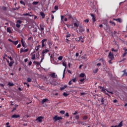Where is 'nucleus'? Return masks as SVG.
<instances>
[{
  "label": "nucleus",
  "mask_w": 127,
  "mask_h": 127,
  "mask_svg": "<svg viewBox=\"0 0 127 127\" xmlns=\"http://www.w3.org/2000/svg\"><path fill=\"white\" fill-rule=\"evenodd\" d=\"M54 57V54H52L50 56V58H51V61L53 59V58Z\"/></svg>",
  "instance_id": "nucleus-41"
},
{
  "label": "nucleus",
  "mask_w": 127,
  "mask_h": 127,
  "mask_svg": "<svg viewBox=\"0 0 127 127\" xmlns=\"http://www.w3.org/2000/svg\"><path fill=\"white\" fill-rule=\"evenodd\" d=\"M110 23H111V24H112V25H113V26H115V25H116V23L112 21H110Z\"/></svg>",
  "instance_id": "nucleus-36"
},
{
  "label": "nucleus",
  "mask_w": 127,
  "mask_h": 127,
  "mask_svg": "<svg viewBox=\"0 0 127 127\" xmlns=\"http://www.w3.org/2000/svg\"><path fill=\"white\" fill-rule=\"evenodd\" d=\"M66 15H67V16H68V19L74 20V18H73V17L72 16V15H71V14H66Z\"/></svg>",
  "instance_id": "nucleus-16"
},
{
  "label": "nucleus",
  "mask_w": 127,
  "mask_h": 127,
  "mask_svg": "<svg viewBox=\"0 0 127 127\" xmlns=\"http://www.w3.org/2000/svg\"><path fill=\"white\" fill-rule=\"evenodd\" d=\"M33 63H34V64H36L37 65V66H39L40 65V64H41V63H42V62H41V61H40V62H37L36 61H34Z\"/></svg>",
  "instance_id": "nucleus-17"
},
{
  "label": "nucleus",
  "mask_w": 127,
  "mask_h": 127,
  "mask_svg": "<svg viewBox=\"0 0 127 127\" xmlns=\"http://www.w3.org/2000/svg\"><path fill=\"white\" fill-rule=\"evenodd\" d=\"M24 85H27V87H28V88H29V84H28L27 83L24 82Z\"/></svg>",
  "instance_id": "nucleus-52"
},
{
  "label": "nucleus",
  "mask_w": 127,
  "mask_h": 127,
  "mask_svg": "<svg viewBox=\"0 0 127 127\" xmlns=\"http://www.w3.org/2000/svg\"><path fill=\"white\" fill-rule=\"evenodd\" d=\"M117 127H123V121H121L120 124L117 126Z\"/></svg>",
  "instance_id": "nucleus-29"
},
{
  "label": "nucleus",
  "mask_w": 127,
  "mask_h": 127,
  "mask_svg": "<svg viewBox=\"0 0 127 127\" xmlns=\"http://www.w3.org/2000/svg\"><path fill=\"white\" fill-rule=\"evenodd\" d=\"M112 61H113V60H109V61H108L109 64H113V63L112 62Z\"/></svg>",
  "instance_id": "nucleus-59"
},
{
  "label": "nucleus",
  "mask_w": 127,
  "mask_h": 127,
  "mask_svg": "<svg viewBox=\"0 0 127 127\" xmlns=\"http://www.w3.org/2000/svg\"><path fill=\"white\" fill-rule=\"evenodd\" d=\"M53 120L55 122H57V121H60V120H63V118L62 117H58L56 115L53 118Z\"/></svg>",
  "instance_id": "nucleus-4"
},
{
  "label": "nucleus",
  "mask_w": 127,
  "mask_h": 127,
  "mask_svg": "<svg viewBox=\"0 0 127 127\" xmlns=\"http://www.w3.org/2000/svg\"><path fill=\"white\" fill-rule=\"evenodd\" d=\"M18 40H17L16 41H13L12 43V44H14V45H17V44H18Z\"/></svg>",
  "instance_id": "nucleus-23"
},
{
  "label": "nucleus",
  "mask_w": 127,
  "mask_h": 127,
  "mask_svg": "<svg viewBox=\"0 0 127 127\" xmlns=\"http://www.w3.org/2000/svg\"><path fill=\"white\" fill-rule=\"evenodd\" d=\"M65 116L67 117H69V113H66L65 114Z\"/></svg>",
  "instance_id": "nucleus-61"
},
{
  "label": "nucleus",
  "mask_w": 127,
  "mask_h": 127,
  "mask_svg": "<svg viewBox=\"0 0 127 127\" xmlns=\"http://www.w3.org/2000/svg\"><path fill=\"white\" fill-rule=\"evenodd\" d=\"M16 27H17L18 28H19V27H20V24L17 23L16 25Z\"/></svg>",
  "instance_id": "nucleus-50"
},
{
  "label": "nucleus",
  "mask_w": 127,
  "mask_h": 127,
  "mask_svg": "<svg viewBox=\"0 0 127 127\" xmlns=\"http://www.w3.org/2000/svg\"><path fill=\"white\" fill-rule=\"evenodd\" d=\"M104 30H106L107 32H110L111 31V28L110 25L108 24H105V27H104Z\"/></svg>",
  "instance_id": "nucleus-5"
},
{
  "label": "nucleus",
  "mask_w": 127,
  "mask_h": 127,
  "mask_svg": "<svg viewBox=\"0 0 127 127\" xmlns=\"http://www.w3.org/2000/svg\"><path fill=\"white\" fill-rule=\"evenodd\" d=\"M21 43L22 44V46H23V47H25V41L23 40V39H21Z\"/></svg>",
  "instance_id": "nucleus-14"
},
{
  "label": "nucleus",
  "mask_w": 127,
  "mask_h": 127,
  "mask_svg": "<svg viewBox=\"0 0 127 127\" xmlns=\"http://www.w3.org/2000/svg\"><path fill=\"white\" fill-rule=\"evenodd\" d=\"M20 47H21V45L19 44L17 46V48H20Z\"/></svg>",
  "instance_id": "nucleus-56"
},
{
  "label": "nucleus",
  "mask_w": 127,
  "mask_h": 127,
  "mask_svg": "<svg viewBox=\"0 0 127 127\" xmlns=\"http://www.w3.org/2000/svg\"><path fill=\"white\" fill-rule=\"evenodd\" d=\"M75 119H76V120H79V115H76L75 117Z\"/></svg>",
  "instance_id": "nucleus-58"
},
{
  "label": "nucleus",
  "mask_w": 127,
  "mask_h": 127,
  "mask_svg": "<svg viewBox=\"0 0 127 127\" xmlns=\"http://www.w3.org/2000/svg\"><path fill=\"white\" fill-rule=\"evenodd\" d=\"M101 105H104V104H105V99H104V98H101Z\"/></svg>",
  "instance_id": "nucleus-27"
},
{
  "label": "nucleus",
  "mask_w": 127,
  "mask_h": 127,
  "mask_svg": "<svg viewBox=\"0 0 127 127\" xmlns=\"http://www.w3.org/2000/svg\"><path fill=\"white\" fill-rule=\"evenodd\" d=\"M66 37V38H68V37H71V34H70L69 32H67Z\"/></svg>",
  "instance_id": "nucleus-32"
},
{
  "label": "nucleus",
  "mask_w": 127,
  "mask_h": 127,
  "mask_svg": "<svg viewBox=\"0 0 127 127\" xmlns=\"http://www.w3.org/2000/svg\"><path fill=\"white\" fill-rule=\"evenodd\" d=\"M71 81H72L73 83H75V82H76V78L72 79Z\"/></svg>",
  "instance_id": "nucleus-60"
},
{
  "label": "nucleus",
  "mask_w": 127,
  "mask_h": 127,
  "mask_svg": "<svg viewBox=\"0 0 127 127\" xmlns=\"http://www.w3.org/2000/svg\"><path fill=\"white\" fill-rule=\"evenodd\" d=\"M73 84V82H72V80H70L69 82H68V85L69 86H71V85H72Z\"/></svg>",
  "instance_id": "nucleus-44"
},
{
  "label": "nucleus",
  "mask_w": 127,
  "mask_h": 127,
  "mask_svg": "<svg viewBox=\"0 0 127 127\" xmlns=\"http://www.w3.org/2000/svg\"><path fill=\"white\" fill-rule=\"evenodd\" d=\"M38 3H39V1H34L32 3V4L33 5H37V4H38Z\"/></svg>",
  "instance_id": "nucleus-28"
},
{
  "label": "nucleus",
  "mask_w": 127,
  "mask_h": 127,
  "mask_svg": "<svg viewBox=\"0 0 127 127\" xmlns=\"http://www.w3.org/2000/svg\"><path fill=\"white\" fill-rule=\"evenodd\" d=\"M127 53H124V54L122 56V57H126V56L127 55Z\"/></svg>",
  "instance_id": "nucleus-51"
},
{
  "label": "nucleus",
  "mask_w": 127,
  "mask_h": 127,
  "mask_svg": "<svg viewBox=\"0 0 127 127\" xmlns=\"http://www.w3.org/2000/svg\"><path fill=\"white\" fill-rule=\"evenodd\" d=\"M67 87V85H64L63 87H61L60 90L61 91H63V90H64V89H66V88Z\"/></svg>",
  "instance_id": "nucleus-30"
},
{
  "label": "nucleus",
  "mask_w": 127,
  "mask_h": 127,
  "mask_svg": "<svg viewBox=\"0 0 127 127\" xmlns=\"http://www.w3.org/2000/svg\"><path fill=\"white\" fill-rule=\"evenodd\" d=\"M49 50L47 49H45V50H43L42 52V56H41V62H43V60H44V57H45V54H47L48 52H49Z\"/></svg>",
  "instance_id": "nucleus-2"
},
{
  "label": "nucleus",
  "mask_w": 127,
  "mask_h": 127,
  "mask_svg": "<svg viewBox=\"0 0 127 127\" xmlns=\"http://www.w3.org/2000/svg\"><path fill=\"white\" fill-rule=\"evenodd\" d=\"M91 16L92 17V20L93 22H95L96 21V17H95V15L94 14H91Z\"/></svg>",
  "instance_id": "nucleus-18"
},
{
  "label": "nucleus",
  "mask_w": 127,
  "mask_h": 127,
  "mask_svg": "<svg viewBox=\"0 0 127 127\" xmlns=\"http://www.w3.org/2000/svg\"><path fill=\"white\" fill-rule=\"evenodd\" d=\"M6 30L7 32H8V33H11V30H10V28L7 27Z\"/></svg>",
  "instance_id": "nucleus-26"
},
{
  "label": "nucleus",
  "mask_w": 127,
  "mask_h": 127,
  "mask_svg": "<svg viewBox=\"0 0 127 127\" xmlns=\"http://www.w3.org/2000/svg\"><path fill=\"white\" fill-rule=\"evenodd\" d=\"M113 103H118V100L117 99H115L113 100Z\"/></svg>",
  "instance_id": "nucleus-63"
},
{
  "label": "nucleus",
  "mask_w": 127,
  "mask_h": 127,
  "mask_svg": "<svg viewBox=\"0 0 127 127\" xmlns=\"http://www.w3.org/2000/svg\"><path fill=\"white\" fill-rule=\"evenodd\" d=\"M85 76H86V74H85V73H80L79 77H80L81 78H84V77H85Z\"/></svg>",
  "instance_id": "nucleus-24"
},
{
  "label": "nucleus",
  "mask_w": 127,
  "mask_h": 127,
  "mask_svg": "<svg viewBox=\"0 0 127 127\" xmlns=\"http://www.w3.org/2000/svg\"><path fill=\"white\" fill-rule=\"evenodd\" d=\"M74 26L75 27H78V24H77V23H74Z\"/></svg>",
  "instance_id": "nucleus-54"
},
{
  "label": "nucleus",
  "mask_w": 127,
  "mask_h": 127,
  "mask_svg": "<svg viewBox=\"0 0 127 127\" xmlns=\"http://www.w3.org/2000/svg\"><path fill=\"white\" fill-rule=\"evenodd\" d=\"M20 117V116L19 115H16V114L13 115L11 117L12 119H17Z\"/></svg>",
  "instance_id": "nucleus-12"
},
{
  "label": "nucleus",
  "mask_w": 127,
  "mask_h": 127,
  "mask_svg": "<svg viewBox=\"0 0 127 127\" xmlns=\"http://www.w3.org/2000/svg\"><path fill=\"white\" fill-rule=\"evenodd\" d=\"M98 70H99L98 69V68H96L93 70V72H94V73L96 74L98 72Z\"/></svg>",
  "instance_id": "nucleus-45"
},
{
  "label": "nucleus",
  "mask_w": 127,
  "mask_h": 127,
  "mask_svg": "<svg viewBox=\"0 0 127 127\" xmlns=\"http://www.w3.org/2000/svg\"><path fill=\"white\" fill-rule=\"evenodd\" d=\"M63 65L64 66V72H63V78H64L65 77V72H66V69H67V66L66 65H67V63H66V62H63Z\"/></svg>",
  "instance_id": "nucleus-3"
},
{
  "label": "nucleus",
  "mask_w": 127,
  "mask_h": 127,
  "mask_svg": "<svg viewBox=\"0 0 127 127\" xmlns=\"http://www.w3.org/2000/svg\"><path fill=\"white\" fill-rule=\"evenodd\" d=\"M47 101H48V99H47V98H45V99H43L41 102L42 105H43V104H44V103H46V102H47Z\"/></svg>",
  "instance_id": "nucleus-21"
},
{
  "label": "nucleus",
  "mask_w": 127,
  "mask_h": 127,
  "mask_svg": "<svg viewBox=\"0 0 127 127\" xmlns=\"http://www.w3.org/2000/svg\"><path fill=\"white\" fill-rule=\"evenodd\" d=\"M8 58L10 59L11 61H12L13 60V59L11 57L8 56Z\"/></svg>",
  "instance_id": "nucleus-47"
},
{
  "label": "nucleus",
  "mask_w": 127,
  "mask_h": 127,
  "mask_svg": "<svg viewBox=\"0 0 127 127\" xmlns=\"http://www.w3.org/2000/svg\"><path fill=\"white\" fill-rule=\"evenodd\" d=\"M8 86L9 87H12L13 86H14V84L11 83H10V82H8Z\"/></svg>",
  "instance_id": "nucleus-31"
},
{
  "label": "nucleus",
  "mask_w": 127,
  "mask_h": 127,
  "mask_svg": "<svg viewBox=\"0 0 127 127\" xmlns=\"http://www.w3.org/2000/svg\"><path fill=\"white\" fill-rule=\"evenodd\" d=\"M48 44H49V48H51V46H52V43L51 42H49Z\"/></svg>",
  "instance_id": "nucleus-42"
},
{
  "label": "nucleus",
  "mask_w": 127,
  "mask_h": 127,
  "mask_svg": "<svg viewBox=\"0 0 127 127\" xmlns=\"http://www.w3.org/2000/svg\"><path fill=\"white\" fill-rule=\"evenodd\" d=\"M44 24H40V28H39V30H40L41 31H43V30H44Z\"/></svg>",
  "instance_id": "nucleus-11"
},
{
  "label": "nucleus",
  "mask_w": 127,
  "mask_h": 127,
  "mask_svg": "<svg viewBox=\"0 0 127 127\" xmlns=\"http://www.w3.org/2000/svg\"><path fill=\"white\" fill-rule=\"evenodd\" d=\"M113 20H115L116 21H118V22H120V23H122V19L119 18H114Z\"/></svg>",
  "instance_id": "nucleus-19"
},
{
  "label": "nucleus",
  "mask_w": 127,
  "mask_h": 127,
  "mask_svg": "<svg viewBox=\"0 0 127 127\" xmlns=\"http://www.w3.org/2000/svg\"><path fill=\"white\" fill-rule=\"evenodd\" d=\"M80 82H81V83L84 82V81H85V78H82L81 79L79 80Z\"/></svg>",
  "instance_id": "nucleus-53"
},
{
  "label": "nucleus",
  "mask_w": 127,
  "mask_h": 127,
  "mask_svg": "<svg viewBox=\"0 0 127 127\" xmlns=\"http://www.w3.org/2000/svg\"><path fill=\"white\" fill-rule=\"evenodd\" d=\"M32 60H35V54L32 55L31 57Z\"/></svg>",
  "instance_id": "nucleus-37"
},
{
  "label": "nucleus",
  "mask_w": 127,
  "mask_h": 127,
  "mask_svg": "<svg viewBox=\"0 0 127 127\" xmlns=\"http://www.w3.org/2000/svg\"><path fill=\"white\" fill-rule=\"evenodd\" d=\"M28 50H29L28 48L26 49L25 50L23 48H21L20 51V53H23V52H28Z\"/></svg>",
  "instance_id": "nucleus-10"
},
{
  "label": "nucleus",
  "mask_w": 127,
  "mask_h": 127,
  "mask_svg": "<svg viewBox=\"0 0 127 127\" xmlns=\"http://www.w3.org/2000/svg\"><path fill=\"white\" fill-rule=\"evenodd\" d=\"M23 15H24V16H34V15H30V14H29V13H24L23 14Z\"/></svg>",
  "instance_id": "nucleus-20"
},
{
  "label": "nucleus",
  "mask_w": 127,
  "mask_h": 127,
  "mask_svg": "<svg viewBox=\"0 0 127 127\" xmlns=\"http://www.w3.org/2000/svg\"><path fill=\"white\" fill-rule=\"evenodd\" d=\"M49 76L52 77V78H56V77H57V75H56V73L54 72L52 73H50L49 74Z\"/></svg>",
  "instance_id": "nucleus-13"
},
{
  "label": "nucleus",
  "mask_w": 127,
  "mask_h": 127,
  "mask_svg": "<svg viewBox=\"0 0 127 127\" xmlns=\"http://www.w3.org/2000/svg\"><path fill=\"white\" fill-rule=\"evenodd\" d=\"M108 58L111 60H114V59H115V57H114V54L110 52L108 55Z\"/></svg>",
  "instance_id": "nucleus-7"
},
{
  "label": "nucleus",
  "mask_w": 127,
  "mask_h": 127,
  "mask_svg": "<svg viewBox=\"0 0 127 127\" xmlns=\"http://www.w3.org/2000/svg\"><path fill=\"white\" fill-rule=\"evenodd\" d=\"M51 16H52V19H51V20H53V19H54V15H52Z\"/></svg>",
  "instance_id": "nucleus-64"
},
{
  "label": "nucleus",
  "mask_w": 127,
  "mask_h": 127,
  "mask_svg": "<svg viewBox=\"0 0 127 127\" xmlns=\"http://www.w3.org/2000/svg\"><path fill=\"white\" fill-rule=\"evenodd\" d=\"M84 22H86V23H88V22H89V19H85L84 20Z\"/></svg>",
  "instance_id": "nucleus-57"
},
{
  "label": "nucleus",
  "mask_w": 127,
  "mask_h": 127,
  "mask_svg": "<svg viewBox=\"0 0 127 127\" xmlns=\"http://www.w3.org/2000/svg\"><path fill=\"white\" fill-rule=\"evenodd\" d=\"M60 114H62V115H64V114H65V111L62 110L60 111Z\"/></svg>",
  "instance_id": "nucleus-46"
},
{
  "label": "nucleus",
  "mask_w": 127,
  "mask_h": 127,
  "mask_svg": "<svg viewBox=\"0 0 127 127\" xmlns=\"http://www.w3.org/2000/svg\"><path fill=\"white\" fill-rule=\"evenodd\" d=\"M83 121H86V120H88V117L87 116H84L83 117Z\"/></svg>",
  "instance_id": "nucleus-35"
},
{
  "label": "nucleus",
  "mask_w": 127,
  "mask_h": 127,
  "mask_svg": "<svg viewBox=\"0 0 127 127\" xmlns=\"http://www.w3.org/2000/svg\"><path fill=\"white\" fill-rule=\"evenodd\" d=\"M47 41V39H44L43 40H42L41 43H42V48H43L44 46H45V42Z\"/></svg>",
  "instance_id": "nucleus-9"
},
{
  "label": "nucleus",
  "mask_w": 127,
  "mask_h": 127,
  "mask_svg": "<svg viewBox=\"0 0 127 127\" xmlns=\"http://www.w3.org/2000/svg\"><path fill=\"white\" fill-rule=\"evenodd\" d=\"M14 63V62L12 61H11L9 63L8 65L9 66V67H11V66H12V65H13V64Z\"/></svg>",
  "instance_id": "nucleus-25"
},
{
  "label": "nucleus",
  "mask_w": 127,
  "mask_h": 127,
  "mask_svg": "<svg viewBox=\"0 0 127 127\" xmlns=\"http://www.w3.org/2000/svg\"><path fill=\"white\" fill-rule=\"evenodd\" d=\"M78 30V33H81V32H84L85 31V29L82 26H79Z\"/></svg>",
  "instance_id": "nucleus-8"
},
{
  "label": "nucleus",
  "mask_w": 127,
  "mask_h": 127,
  "mask_svg": "<svg viewBox=\"0 0 127 127\" xmlns=\"http://www.w3.org/2000/svg\"><path fill=\"white\" fill-rule=\"evenodd\" d=\"M2 9H3V10H6V7L5 6H3L2 7Z\"/></svg>",
  "instance_id": "nucleus-55"
},
{
  "label": "nucleus",
  "mask_w": 127,
  "mask_h": 127,
  "mask_svg": "<svg viewBox=\"0 0 127 127\" xmlns=\"http://www.w3.org/2000/svg\"><path fill=\"white\" fill-rule=\"evenodd\" d=\"M58 59L60 61H61L62 60V59H63V57L62 56H61L58 57Z\"/></svg>",
  "instance_id": "nucleus-34"
},
{
  "label": "nucleus",
  "mask_w": 127,
  "mask_h": 127,
  "mask_svg": "<svg viewBox=\"0 0 127 127\" xmlns=\"http://www.w3.org/2000/svg\"><path fill=\"white\" fill-rule=\"evenodd\" d=\"M55 10H57L58 9V6H55Z\"/></svg>",
  "instance_id": "nucleus-62"
},
{
  "label": "nucleus",
  "mask_w": 127,
  "mask_h": 127,
  "mask_svg": "<svg viewBox=\"0 0 127 127\" xmlns=\"http://www.w3.org/2000/svg\"><path fill=\"white\" fill-rule=\"evenodd\" d=\"M99 61L102 62L103 65H106V61L104 59V58H102L99 60Z\"/></svg>",
  "instance_id": "nucleus-15"
},
{
  "label": "nucleus",
  "mask_w": 127,
  "mask_h": 127,
  "mask_svg": "<svg viewBox=\"0 0 127 127\" xmlns=\"http://www.w3.org/2000/svg\"><path fill=\"white\" fill-rule=\"evenodd\" d=\"M40 15H41L42 18H45V14L43 12H40Z\"/></svg>",
  "instance_id": "nucleus-22"
},
{
  "label": "nucleus",
  "mask_w": 127,
  "mask_h": 127,
  "mask_svg": "<svg viewBox=\"0 0 127 127\" xmlns=\"http://www.w3.org/2000/svg\"><path fill=\"white\" fill-rule=\"evenodd\" d=\"M20 3H21V4H23V5H25V3L22 0L20 1Z\"/></svg>",
  "instance_id": "nucleus-43"
},
{
  "label": "nucleus",
  "mask_w": 127,
  "mask_h": 127,
  "mask_svg": "<svg viewBox=\"0 0 127 127\" xmlns=\"http://www.w3.org/2000/svg\"><path fill=\"white\" fill-rule=\"evenodd\" d=\"M68 95L69 94L66 93V92H64L63 93V96H64V97H67Z\"/></svg>",
  "instance_id": "nucleus-40"
},
{
  "label": "nucleus",
  "mask_w": 127,
  "mask_h": 127,
  "mask_svg": "<svg viewBox=\"0 0 127 127\" xmlns=\"http://www.w3.org/2000/svg\"><path fill=\"white\" fill-rule=\"evenodd\" d=\"M22 23V21H21L20 20H18L17 21V23L18 24H21Z\"/></svg>",
  "instance_id": "nucleus-39"
},
{
  "label": "nucleus",
  "mask_w": 127,
  "mask_h": 127,
  "mask_svg": "<svg viewBox=\"0 0 127 127\" xmlns=\"http://www.w3.org/2000/svg\"><path fill=\"white\" fill-rule=\"evenodd\" d=\"M44 119V117L39 116L36 119V122L38 123H42V119Z\"/></svg>",
  "instance_id": "nucleus-6"
},
{
  "label": "nucleus",
  "mask_w": 127,
  "mask_h": 127,
  "mask_svg": "<svg viewBox=\"0 0 127 127\" xmlns=\"http://www.w3.org/2000/svg\"><path fill=\"white\" fill-rule=\"evenodd\" d=\"M123 50H125V53H126L127 54V49L126 48H124Z\"/></svg>",
  "instance_id": "nucleus-49"
},
{
  "label": "nucleus",
  "mask_w": 127,
  "mask_h": 127,
  "mask_svg": "<svg viewBox=\"0 0 127 127\" xmlns=\"http://www.w3.org/2000/svg\"><path fill=\"white\" fill-rule=\"evenodd\" d=\"M98 88H99V89H102L101 90V92H103V93H104L105 94H106V95H107V96H109V97H111V96H110V95L108 93H109L112 95H114V93L113 92L109 91H108V90L105 89V88H104V87L99 86ZM107 92L108 93H107Z\"/></svg>",
  "instance_id": "nucleus-1"
},
{
  "label": "nucleus",
  "mask_w": 127,
  "mask_h": 127,
  "mask_svg": "<svg viewBox=\"0 0 127 127\" xmlns=\"http://www.w3.org/2000/svg\"><path fill=\"white\" fill-rule=\"evenodd\" d=\"M81 38H82V37L77 38L75 39V40H76V41H80V40H81Z\"/></svg>",
  "instance_id": "nucleus-38"
},
{
  "label": "nucleus",
  "mask_w": 127,
  "mask_h": 127,
  "mask_svg": "<svg viewBox=\"0 0 127 127\" xmlns=\"http://www.w3.org/2000/svg\"><path fill=\"white\" fill-rule=\"evenodd\" d=\"M31 78L28 77L27 78V82H28V83H30L31 82Z\"/></svg>",
  "instance_id": "nucleus-33"
},
{
  "label": "nucleus",
  "mask_w": 127,
  "mask_h": 127,
  "mask_svg": "<svg viewBox=\"0 0 127 127\" xmlns=\"http://www.w3.org/2000/svg\"><path fill=\"white\" fill-rule=\"evenodd\" d=\"M35 51H39V49L36 46L35 48Z\"/></svg>",
  "instance_id": "nucleus-48"
}]
</instances>
